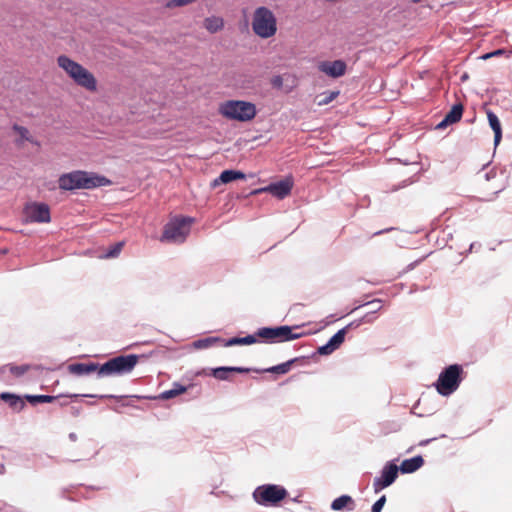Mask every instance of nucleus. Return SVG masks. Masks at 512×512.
<instances>
[{"label":"nucleus","mask_w":512,"mask_h":512,"mask_svg":"<svg viewBox=\"0 0 512 512\" xmlns=\"http://www.w3.org/2000/svg\"><path fill=\"white\" fill-rule=\"evenodd\" d=\"M111 181L105 176L93 172L75 170L62 174L58 179V185L61 190L74 191L79 189H94L108 186Z\"/></svg>","instance_id":"nucleus-1"},{"label":"nucleus","mask_w":512,"mask_h":512,"mask_svg":"<svg viewBox=\"0 0 512 512\" xmlns=\"http://www.w3.org/2000/svg\"><path fill=\"white\" fill-rule=\"evenodd\" d=\"M57 63L77 85L84 87L89 91L96 90L97 81L94 75L82 65L65 55H60L57 59Z\"/></svg>","instance_id":"nucleus-2"},{"label":"nucleus","mask_w":512,"mask_h":512,"mask_svg":"<svg viewBox=\"0 0 512 512\" xmlns=\"http://www.w3.org/2000/svg\"><path fill=\"white\" fill-rule=\"evenodd\" d=\"M288 496L287 489L278 484H262L253 493V500L263 507H276Z\"/></svg>","instance_id":"nucleus-3"},{"label":"nucleus","mask_w":512,"mask_h":512,"mask_svg":"<svg viewBox=\"0 0 512 512\" xmlns=\"http://www.w3.org/2000/svg\"><path fill=\"white\" fill-rule=\"evenodd\" d=\"M219 112L227 119L239 122L252 120L256 114L255 104L243 100H229L221 104Z\"/></svg>","instance_id":"nucleus-4"},{"label":"nucleus","mask_w":512,"mask_h":512,"mask_svg":"<svg viewBox=\"0 0 512 512\" xmlns=\"http://www.w3.org/2000/svg\"><path fill=\"white\" fill-rule=\"evenodd\" d=\"M463 367L459 364H452L445 367L433 384L437 392L442 396H449L454 393L462 382Z\"/></svg>","instance_id":"nucleus-5"},{"label":"nucleus","mask_w":512,"mask_h":512,"mask_svg":"<svg viewBox=\"0 0 512 512\" xmlns=\"http://www.w3.org/2000/svg\"><path fill=\"white\" fill-rule=\"evenodd\" d=\"M252 30L260 38L267 39L276 34L277 19L267 7L256 8L252 19Z\"/></svg>","instance_id":"nucleus-6"},{"label":"nucleus","mask_w":512,"mask_h":512,"mask_svg":"<svg viewBox=\"0 0 512 512\" xmlns=\"http://www.w3.org/2000/svg\"><path fill=\"white\" fill-rule=\"evenodd\" d=\"M136 354L119 355L101 364L99 378L105 376L124 375L130 373L138 362Z\"/></svg>","instance_id":"nucleus-7"},{"label":"nucleus","mask_w":512,"mask_h":512,"mask_svg":"<svg viewBox=\"0 0 512 512\" xmlns=\"http://www.w3.org/2000/svg\"><path fill=\"white\" fill-rule=\"evenodd\" d=\"M194 219L191 217H174L163 229L160 240L162 242L183 243L190 233L191 224Z\"/></svg>","instance_id":"nucleus-8"},{"label":"nucleus","mask_w":512,"mask_h":512,"mask_svg":"<svg viewBox=\"0 0 512 512\" xmlns=\"http://www.w3.org/2000/svg\"><path fill=\"white\" fill-rule=\"evenodd\" d=\"M298 328V326H295ZM294 327L288 325L276 327H261L257 329L256 335L261 338L265 343L274 344L288 342L291 340L299 339L302 333H294Z\"/></svg>","instance_id":"nucleus-9"},{"label":"nucleus","mask_w":512,"mask_h":512,"mask_svg":"<svg viewBox=\"0 0 512 512\" xmlns=\"http://www.w3.org/2000/svg\"><path fill=\"white\" fill-rule=\"evenodd\" d=\"M399 467L393 462H387L381 470L379 477H375L373 481V489L375 493H379L386 487L392 485L398 477Z\"/></svg>","instance_id":"nucleus-10"},{"label":"nucleus","mask_w":512,"mask_h":512,"mask_svg":"<svg viewBox=\"0 0 512 512\" xmlns=\"http://www.w3.org/2000/svg\"><path fill=\"white\" fill-rule=\"evenodd\" d=\"M292 188H293L292 178L286 177L277 182L270 183L266 187L256 189L252 192V194L268 192L278 199H284L286 196H288L291 193Z\"/></svg>","instance_id":"nucleus-11"},{"label":"nucleus","mask_w":512,"mask_h":512,"mask_svg":"<svg viewBox=\"0 0 512 512\" xmlns=\"http://www.w3.org/2000/svg\"><path fill=\"white\" fill-rule=\"evenodd\" d=\"M27 220L33 223H49L51 220L49 206L45 203L34 202L26 206Z\"/></svg>","instance_id":"nucleus-12"},{"label":"nucleus","mask_w":512,"mask_h":512,"mask_svg":"<svg viewBox=\"0 0 512 512\" xmlns=\"http://www.w3.org/2000/svg\"><path fill=\"white\" fill-rule=\"evenodd\" d=\"M346 332L345 329L338 330L326 344L318 347L317 353L319 355H330L337 350L345 340Z\"/></svg>","instance_id":"nucleus-13"},{"label":"nucleus","mask_w":512,"mask_h":512,"mask_svg":"<svg viewBox=\"0 0 512 512\" xmlns=\"http://www.w3.org/2000/svg\"><path fill=\"white\" fill-rule=\"evenodd\" d=\"M346 63L343 60H335L332 62H323L320 70L332 78H338L345 74Z\"/></svg>","instance_id":"nucleus-14"},{"label":"nucleus","mask_w":512,"mask_h":512,"mask_svg":"<svg viewBox=\"0 0 512 512\" xmlns=\"http://www.w3.org/2000/svg\"><path fill=\"white\" fill-rule=\"evenodd\" d=\"M99 368H101V365L95 362H80L68 365V371L76 376L89 375L93 372H97V375L99 376Z\"/></svg>","instance_id":"nucleus-15"},{"label":"nucleus","mask_w":512,"mask_h":512,"mask_svg":"<svg viewBox=\"0 0 512 512\" xmlns=\"http://www.w3.org/2000/svg\"><path fill=\"white\" fill-rule=\"evenodd\" d=\"M244 179H246V175L243 172L239 170L227 169L222 171L221 174L212 181L211 186L216 188L221 184H227L235 180Z\"/></svg>","instance_id":"nucleus-16"},{"label":"nucleus","mask_w":512,"mask_h":512,"mask_svg":"<svg viewBox=\"0 0 512 512\" xmlns=\"http://www.w3.org/2000/svg\"><path fill=\"white\" fill-rule=\"evenodd\" d=\"M252 371V368H246V367H236V366H220L213 368L211 370V375L215 377L218 380H228L229 379V373L236 372V373H249Z\"/></svg>","instance_id":"nucleus-17"},{"label":"nucleus","mask_w":512,"mask_h":512,"mask_svg":"<svg viewBox=\"0 0 512 512\" xmlns=\"http://www.w3.org/2000/svg\"><path fill=\"white\" fill-rule=\"evenodd\" d=\"M424 464V459L421 455L414 456L409 459H405L402 461L399 467V471L403 474H410L417 471Z\"/></svg>","instance_id":"nucleus-18"},{"label":"nucleus","mask_w":512,"mask_h":512,"mask_svg":"<svg viewBox=\"0 0 512 512\" xmlns=\"http://www.w3.org/2000/svg\"><path fill=\"white\" fill-rule=\"evenodd\" d=\"M300 358L296 357L293 359H290L284 363L265 368V369H256L252 368V371L256 373H275V374H286L290 371L292 365L296 363Z\"/></svg>","instance_id":"nucleus-19"},{"label":"nucleus","mask_w":512,"mask_h":512,"mask_svg":"<svg viewBox=\"0 0 512 512\" xmlns=\"http://www.w3.org/2000/svg\"><path fill=\"white\" fill-rule=\"evenodd\" d=\"M355 501L350 495H341L335 498L331 503V509L334 511H340L343 509H347L348 511H353L355 509Z\"/></svg>","instance_id":"nucleus-20"},{"label":"nucleus","mask_w":512,"mask_h":512,"mask_svg":"<svg viewBox=\"0 0 512 512\" xmlns=\"http://www.w3.org/2000/svg\"><path fill=\"white\" fill-rule=\"evenodd\" d=\"M0 400L5 401L11 408L18 412L22 411L26 406L25 402L19 395L11 392H2L0 394Z\"/></svg>","instance_id":"nucleus-21"},{"label":"nucleus","mask_w":512,"mask_h":512,"mask_svg":"<svg viewBox=\"0 0 512 512\" xmlns=\"http://www.w3.org/2000/svg\"><path fill=\"white\" fill-rule=\"evenodd\" d=\"M487 118L489 125L494 132V146L496 147L499 145L502 139L501 123L498 116L492 111L487 112Z\"/></svg>","instance_id":"nucleus-22"},{"label":"nucleus","mask_w":512,"mask_h":512,"mask_svg":"<svg viewBox=\"0 0 512 512\" xmlns=\"http://www.w3.org/2000/svg\"><path fill=\"white\" fill-rule=\"evenodd\" d=\"M258 336L255 334L253 335H246L244 337H232L229 339H223V346L224 347H230L235 345H252L257 342Z\"/></svg>","instance_id":"nucleus-23"},{"label":"nucleus","mask_w":512,"mask_h":512,"mask_svg":"<svg viewBox=\"0 0 512 512\" xmlns=\"http://www.w3.org/2000/svg\"><path fill=\"white\" fill-rule=\"evenodd\" d=\"M186 391H187L186 386H184L178 382H174L171 389L163 391L157 397H155V399H160V400L172 399Z\"/></svg>","instance_id":"nucleus-24"},{"label":"nucleus","mask_w":512,"mask_h":512,"mask_svg":"<svg viewBox=\"0 0 512 512\" xmlns=\"http://www.w3.org/2000/svg\"><path fill=\"white\" fill-rule=\"evenodd\" d=\"M464 107L461 103L454 104L450 111L444 116L447 122L454 124L461 120L463 115Z\"/></svg>","instance_id":"nucleus-25"},{"label":"nucleus","mask_w":512,"mask_h":512,"mask_svg":"<svg viewBox=\"0 0 512 512\" xmlns=\"http://www.w3.org/2000/svg\"><path fill=\"white\" fill-rule=\"evenodd\" d=\"M60 397H62V395L51 396V395H44V394H41V395L26 394L24 396V398L32 405H36L38 403H51Z\"/></svg>","instance_id":"nucleus-26"},{"label":"nucleus","mask_w":512,"mask_h":512,"mask_svg":"<svg viewBox=\"0 0 512 512\" xmlns=\"http://www.w3.org/2000/svg\"><path fill=\"white\" fill-rule=\"evenodd\" d=\"M216 342H221L223 344V339L220 337H206L194 341L193 346L196 349H206L211 347Z\"/></svg>","instance_id":"nucleus-27"},{"label":"nucleus","mask_w":512,"mask_h":512,"mask_svg":"<svg viewBox=\"0 0 512 512\" xmlns=\"http://www.w3.org/2000/svg\"><path fill=\"white\" fill-rule=\"evenodd\" d=\"M223 20L217 17H210L205 19V28L211 32L216 33L223 28Z\"/></svg>","instance_id":"nucleus-28"},{"label":"nucleus","mask_w":512,"mask_h":512,"mask_svg":"<svg viewBox=\"0 0 512 512\" xmlns=\"http://www.w3.org/2000/svg\"><path fill=\"white\" fill-rule=\"evenodd\" d=\"M4 368H8L10 373L16 377L23 376L26 372L30 370V365L23 364V365H15V364H7L1 368L3 370Z\"/></svg>","instance_id":"nucleus-29"},{"label":"nucleus","mask_w":512,"mask_h":512,"mask_svg":"<svg viewBox=\"0 0 512 512\" xmlns=\"http://www.w3.org/2000/svg\"><path fill=\"white\" fill-rule=\"evenodd\" d=\"M123 246H124V242H122V241L114 243L113 245H111L110 247H108L106 249L104 257L105 258L117 257L120 254Z\"/></svg>","instance_id":"nucleus-30"},{"label":"nucleus","mask_w":512,"mask_h":512,"mask_svg":"<svg viewBox=\"0 0 512 512\" xmlns=\"http://www.w3.org/2000/svg\"><path fill=\"white\" fill-rule=\"evenodd\" d=\"M96 397V398H99V399H117V400H120V399H123V398H126L127 396H117V395H112V394H103V395H94V394H83V395H80V394H71V395H65V397H70V398H78V397Z\"/></svg>","instance_id":"nucleus-31"},{"label":"nucleus","mask_w":512,"mask_h":512,"mask_svg":"<svg viewBox=\"0 0 512 512\" xmlns=\"http://www.w3.org/2000/svg\"><path fill=\"white\" fill-rule=\"evenodd\" d=\"M13 130L17 132L23 140L32 142L29 130L26 127L15 124L13 125Z\"/></svg>","instance_id":"nucleus-32"},{"label":"nucleus","mask_w":512,"mask_h":512,"mask_svg":"<svg viewBox=\"0 0 512 512\" xmlns=\"http://www.w3.org/2000/svg\"><path fill=\"white\" fill-rule=\"evenodd\" d=\"M382 306H377L376 309H372L369 312H367L362 318L361 321L364 323H373L376 319L375 314L381 309Z\"/></svg>","instance_id":"nucleus-33"},{"label":"nucleus","mask_w":512,"mask_h":512,"mask_svg":"<svg viewBox=\"0 0 512 512\" xmlns=\"http://www.w3.org/2000/svg\"><path fill=\"white\" fill-rule=\"evenodd\" d=\"M386 503V496L382 495L371 508V512H381Z\"/></svg>","instance_id":"nucleus-34"},{"label":"nucleus","mask_w":512,"mask_h":512,"mask_svg":"<svg viewBox=\"0 0 512 512\" xmlns=\"http://www.w3.org/2000/svg\"><path fill=\"white\" fill-rule=\"evenodd\" d=\"M270 83L273 88L281 89L283 87V78L281 75H275L271 78Z\"/></svg>","instance_id":"nucleus-35"},{"label":"nucleus","mask_w":512,"mask_h":512,"mask_svg":"<svg viewBox=\"0 0 512 512\" xmlns=\"http://www.w3.org/2000/svg\"><path fill=\"white\" fill-rule=\"evenodd\" d=\"M381 303H382L381 299H373L371 301H368V302L358 305L357 307H355L353 309V311L361 308L362 306H371L372 309H376L378 305L381 306Z\"/></svg>","instance_id":"nucleus-36"},{"label":"nucleus","mask_w":512,"mask_h":512,"mask_svg":"<svg viewBox=\"0 0 512 512\" xmlns=\"http://www.w3.org/2000/svg\"><path fill=\"white\" fill-rule=\"evenodd\" d=\"M504 53H505L504 49H497V50H494L492 52L484 54L483 56H481V58L486 60V59H489V58L494 57V56L503 55Z\"/></svg>","instance_id":"nucleus-37"},{"label":"nucleus","mask_w":512,"mask_h":512,"mask_svg":"<svg viewBox=\"0 0 512 512\" xmlns=\"http://www.w3.org/2000/svg\"><path fill=\"white\" fill-rule=\"evenodd\" d=\"M337 95L338 92H331L328 96H325L323 99L319 101V105H326L330 103Z\"/></svg>","instance_id":"nucleus-38"},{"label":"nucleus","mask_w":512,"mask_h":512,"mask_svg":"<svg viewBox=\"0 0 512 512\" xmlns=\"http://www.w3.org/2000/svg\"><path fill=\"white\" fill-rule=\"evenodd\" d=\"M364 322L361 321V318L358 319V320H354L352 322H350L348 325H346L345 327H343L342 329H345V332L347 333V331L351 328H357L359 327L361 324H363Z\"/></svg>","instance_id":"nucleus-39"},{"label":"nucleus","mask_w":512,"mask_h":512,"mask_svg":"<svg viewBox=\"0 0 512 512\" xmlns=\"http://www.w3.org/2000/svg\"><path fill=\"white\" fill-rule=\"evenodd\" d=\"M449 125H451L450 122H447V119L444 117L437 125H436V129L437 130H443L445 129L446 127H448Z\"/></svg>","instance_id":"nucleus-40"},{"label":"nucleus","mask_w":512,"mask_h":512,"mask_svg":"<svg viewBox=\"0 0 512 512\" xmlns=\"http://www.w3.org/2000/svg\"><path fill=\"white\" fill-rule=\"evenodd\" d=\"M496 176V172L492 169L485 174V179L489 181Z\"/></svg>","instance_id":"nucleus-41"},{"label":"nucleus","mask_w":512,"mask_h":512,"mask_svg":"<svg viewBox=\"0 0 512 512\" xmlns=\"http://www.w3.org/2000/svg\"><path fill=\"white\" fill-rule=\"evenodd\" d=\"M394 228H387V229H383V230H380V231H377L374 233V236H377V235H381V234H384V233H387V232H390L392 231Z\"/></svg>","instance_id":"nucleus-42"},{"label":"nucleus","mask_w":512,"mask_h":512,"mask_svg":"<svg viewBox=\"0 0 512 512\" xmlns=\"http://www.w3.org/2000/svg\"><path fill=\"white\" fill-rule=\"evenodd\" d=\"M481 247V244L480 243H471L470 247H469V252H472L474 249L476 248H480Z\"/></svg>","instance_id":"nucleus-43"},{"label":"nucleus","mask_w":512,"mask_h":512,"mask_svg":"<svg viewBox=\"0 0 512 512\" xmlns=\"http://www.w3.org/2000/svg\"><path fill=\"white\" fill-rule=\"evenodd\" d=\"M435 440V438H431V439H425V440H422L419 445L420 446H425L427 444H429L431 441Z\"/></svg>","instance_id":"nucleus-44"},{"label":"nucleus","mask_w":512,"mask_h":512,"mask_svg":"<svg viewBox=\"0 0 512 512\" xmlns=\"http://www.w3.org/2000/svg\"><path fill=\"white\" fill-rule=\"evenodd\" d=\"M69 439H70L71 441H73V442H74V441H76V440H77V435H76V433L71 432V433L69 434Z\"/></svg>","instance_id":"nucleus-45"},{"label":"nucleus","mask_w":512,"mask_h":512,"mask_svg":"<svg viewBox=\"0 0 512 512\" xmlns=\"http://www.w3.org/2000/svg\"><path fill=\"white\" fill-rule=\"evenodd\" d=\"M405 185H406V181H404V182H403V185L395 187V188L393 189V191H396V190H398L399 188L404 187Z\"/></svg>","instance_id":"nucleus-46"},{"label":"nucleus","mask_w":512,"mask_h":512,"mask_svg":"<svg viewBox=\"0 0 512 512\" xmlns=\"http://www.w3.org/2000/svg\"><path fill=\"white\" fill-rule=\"evenodd\" d=\"M467 78H468V75H467V74H464V75H462V76H461V80H462V81H465Z\"/></svg>","instance_id":"nucleus-47"},{"label":"nucleus","mask_w":512,"mask_h":512,"mask_svg":"<svg viewBox=\"0 0 512 512\" xmlns=\"http://www.w3.org/2000/svg\"><path fill=\"white\" fill-rule=\"evenodd\" d=\"M116 413H121V411L117 407L112 408Z\"/></svg>","instance_id":"nucleus-48"},{"label":"nucleus","mask_w":512,"mask_h":512,"mask_svg":"<svg viewBox=\"0 0 512 512\" xmlns=\"http://www.w3.org/2000/svg\"><path fill=\"white\" fill-rule=\"evenodd\" d=\"M125 406H134L131 402L124 403Z\"/></svg>","instance_id":"nucleus-49"},{"label":"nucleus","mask_w":512,"mask_h":512,"mask_svg":"<svg viewBox=\"0 0 512 512\" xmlns=\"http://www.w3.org/2000/svg\"><path fill=\"white\" fill-rule=\"evenodd\" d=\"M60 405H61V406H65V405H67V401H62V402L60 403Z\"/></svg>","instance_id":"nucleus-50"},{"label":"nucleus","mask_w":512,"mask_h":512,"mask_svg":"<svg viewBox=\"0 0 512 512\" xmlns=\"http://www.w3.org/2000/svg\"><path fill=\"white\" fill-rule=\"evenodd\" d=\"M413 3H420L422 0H411Z\"/></svg>","instance_id":"nucleus-51"},{"label":"nucleus","mask_w":512,"mask_h":512,"mask_svg":"<svg viewBox=\"0 0 512 512\" xmlns=\"http://www.w3.org/2000/svg\"><path fill=\"white\" fill-rule=\"evenodd\" d=\"M133 397H134V398H137V399H140V398H141L140 396H137V395H134Z\"/></svg>","instance_id":"nucleus-52"}]
</instances>
